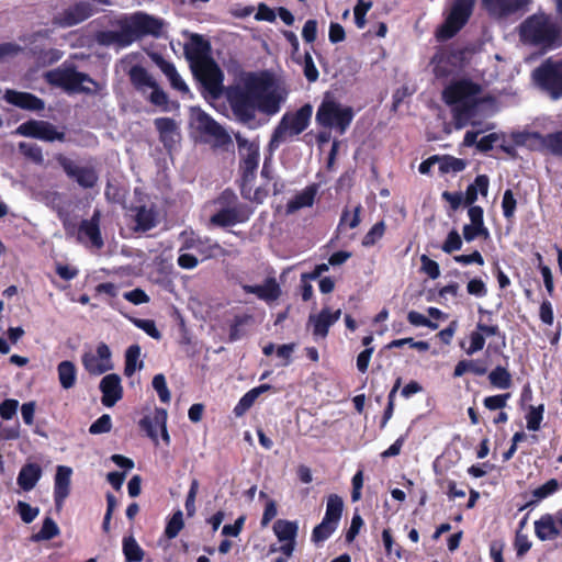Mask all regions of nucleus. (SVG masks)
Here are the masks:
<instances>
[{
	"label": "nucleus",
	"mask_w": 562,
	"mask_h": 562,
	"mask_svg": "<svg viewBox=\"0 0 562 562\" xmlns=\"http://www.w3.org/2000/svg\"><path fill=\"white\" fill-rule=\"evenodd\" d=\"M288 91L267 75L250 74L227 91V100L234 115L245 124H251L259 111L267 115L279 112Z\"/></svg>",
	"instance_id": "nucleus-1"
},
{
	"label": "nucleus",
	"mask_w": 562,
	"mask_h": 562,
	"mask_svg": "<svg viewBox=\"0 0 562 562\" xmlns=\"http://www.w3.org/2000/svg\"><path fill=\"white\" fill-rule=\"evenodd\" d=\"M184 54L195 77L217 98L222 91L223 74L210 57V44L202 36L193 34L184 46Z\"/></svg>",
	"instance_id": "nucleus-2"
},
{
	"label": "nucleus",
	"mask_w": 562,
	"mask_h": 562,
	"mask_svg": "<svg viewBox=\"0 0 562 562\" xmlns=\"http://www.w3.org/2000/svg\"><path fill=\"white\" fill-rule=\"evenodd\" d=\"M443 98L453 105L457 128L476 123L484 100L480 86L459 80L446 88Z\"/></svg>",
	"instance_id": "nucleus-3"
},
{
	"label": "nucleus",
	"mask_w": 562,
	"mask_h": 562,
	"mask_svg": "<svg viewBox=\"0 0 562 562\" xmlns=\"http://www.w3.org/2000/svg\"><path fill=\"white\" fill-rule=\"evenodd\" d=\"M519 38L524 44L540 49H552L562 46L559 24L543 12L527 18L519 26Z\"/></svg>",
	"instance_id": "nucleus-4"
},
{
	"label": "nucleus",
	"mask_w": 562,
	"mask_h": 562,
	"mask_svg": "<svg viewBox=\"0 0 562 562\" xmlns=\"http://www.w3.org/2000/svg\"><path fill=\"white\" fill-rule=\"evenodd\" d=\"M475 0H452L445 11V22L438 27L436 36L440 41L453 37L469 21Z\"/></svg>",
	"instance_id": "nucleus-5"
},
{
	"label": "nucleus",
	"mask_w": 562,
	"mask_h": 562,
	"mask_svg": "<svg viewBox=\"0 0 562 562\" xmlns=\"http://www.w3.org/2000/svg\"><path fill=\"white\" fill-rule=\"evenodd\" d=\"M312 113L313 108L310 104H305L293 113L284 114L273 132L270 147L276 148L288 139L301 134L307 127Z\"/></svg>",
	"instance_id": "nucleus-6"
},
{
	"label": "nucleus",
	"mask_w": 562,
	"mask_h": 562,
	"mask_svg": "<svg viewBox=\"0 0 562 562\" xmlns=\"http://www.w3.org/2000/svg\"><path fill=\"white\" fill-rule=\"evenodd\" d=\"M352 110L345 106L330 98H325L316 113L318 124L337 128L342 134L352 121Z\"/></svg>",
	"instance_id": "nucleus-7"
},
{
	"label": "nucleus",
	"mask_w": 562,
	"mask_h": 562,
	"mask_svg": "<svg viewBox=\"0 0 562 562\" xmlns=\"http://www.w3.org/2000/svg\"><path fill=\"white\" fill-rule=\"evenodd\" d=\"M190 126L207 140L213 142L216 146L231 142L229 135L218 125L209 114L200 108L190 109Z\"/></svg>",
	"instance_id": "nucleus-8"
},
{
	"label": "nucleus",
	"mask_w": 562,
	"mask_h": 562,
	"mask_svg": "<svg viewBox=\"0 0 562 562\" xmlns=\"http://www.w3.org/2000/svg\"><path fill=\"white\" fill-rule=\"evenodd\" d=\"M536 83L554 100L562 97V61L548 59L533 71Z\"/></svg>",
	"instance_id": "nucleus-9"
},
{
	"label": "nucleus",
	"mask_w": 562,
	"mask_h": 562,
	"mask_svg": "<svg viewBox=\"0 0 562 562\" xmlns=\"http://www.w3.org/2000/svg\"><path fill=\"white\" fill-rule=\"evenodd\" d=\"M49 83L68 91H92L95 83L85 74L72 69H56L46 74Z\"/></svg>",
	"instance_id": "nucleus-10"
},
{
	"label": "nucleus",
	"mask_w": 562,
	"mask_h": 562,
	"mask_svg": "<svg viewBox=\"0 0 562 562\" xmlns=\"http://www.w3.org/2000/svg\"><path fill=\"white\" fill-rule=\"evenodd\" d=\"M15 134L37 138L44 142L65 139L64 132H59L52 123L46 121L31 120L22 123L15 130Z\"/></svg>",
	"instance_id": "nucleus-11"
},
{
	"label": "nucleus",
	"mask_w": 562,
	"mask_h": 562,
	"mask_svg": "<svg viewBox=\"0 0 562 562\" xmlns=\"http://www.w3.org/2000/svg\"><path fill=\"white\" fill-rule=\"evenodd\" d=\"M111 350L104 342H100L94 351L82 355V364L86 371L92 375H101L113 369Z\"/></svg>",
	"instance_id": "nucleus-12"
},
{
	"label": "nucleus",
	"mask_w": 562,
	"mask_h": 562,
	"mask_svg": "<svg viewBox=\"0 0 562 562\" xmlns=\"http://www.w3.org/2000/svg\"><path fill=\"white\" fill-rule=\"evenodd\" d=\"M97 13V8L87 0L76 1L72 5L57 14L54 23L61 27L75 26Z\"/></svg>",
	"instance_id": "nucleus-13"
},
{
	"label": "nucleus",
	"mask_w": 562,
	"mask_h": 562,
	"mask_svg": "<svg viewBox=\"0 0 562 562\" xmlns=\"http://www.w3.org/2000/svg\"><path fill=\"white\" fill-rule=\"evenodd\" d=\"M273 532L278 538L280 544V552L290 558L295 549V540L299 531L296 521L278 519L273 524Z\"/></svg>",
	"instance_id": "nucleus-14"
},
{
	"label": "nucleus",
	"mask_w": 562,
	"mask_h": 562,
	"mask_svg": "<svg viewBox=\"0 0 562 562\" xmlns=\"http://www.w3.org/2000/svg\"><path fill=\"white\" fill-rule=\"evenodd\" d=\"M341 316V310L330 311L323 308L318 314L308 316L307 326L312 328L315 339H324L331 325H334Z\"/></svg>",
	"instance_id": "nucleus-15"
},
{
	"label": "nucleus",
	"mask_w": 562,
	"mask_h": 562,
	"mask_svg": "<svg viewBox=\"0 0 562 562\" xmlns=\"http://www.w3.org/2000/svg\"><path fill=\"white\" fill-rule=\"evenodd\" d=\"M239 155L241 157V168L245 173H254L259 165V143L249 140L239 134L236 135Z\"/></svg>",
	"instance_id": "nucleus-16"
},
{
	"label": "nucleus",
	"mask_w": 562,
	"mask_h": 562,
	"mask_svg": "<svg viewBox=\"0 0 562 562\" xmlns=\"http://www.w3.org/2000/svg\"><path fill=\"white\" fill-rule=\"evenodd\" d=\"M57 161L63 167L65 172L76 179V181L83 188H91L95 184L98 177L93 169L86 167H78L69 158L59 155Z\"/></svg>",
	"instance_id": "nucleus-17"
},
{
	"label": "nucleus",
	"mask_w": 562,
	"mask_h": 562,
	"mask_svg": "<svg viewBox=\"0 0 562 562\" xmlns=\"http://www.w3.org/2000/svg\"><path fill=\"white\" fill-rule=\"evenodd\" d=\"M72 469L67 465H58L54 477V499L56 507L60 509L65 499L70 494Z\"/></svg>",
	"instance_id": "nucleus-18"
},
{
	"label": "nucleus",
	"mask_w": 562,
	"mask_h": 562,
	"mask_svg": "<svg viewBox=\"0 0 562 562\" xmlns=\"http://www.w3.org/2000/svg\"><path fill=\"white\" fill-rule=\"evenodd\" d=\"M143 427L146 429L148 436L157 441L158 434L161 435L164 441L169 443L170 437L167 431V411L157 408L153 417H146L142 420Z\"/></svg>",
	"instance_id": "nucleus-19"
},
{
	"label": "nucleus",
	"mask_w": 562,
	"mask_h": 562,
	"mask_svg": "<svg viewBox=\"0 0 562 562\" xmlns=\"http://www.w3.org/2000/svg\"><path fill=\"white\" fill-rule=\"evenodd\" d=\"M535 532L542 540H552L562 536V517L553 515H543L535 522Z\"/></svg>",
	"instance_id": "nucleus-20"
},
{
	"label": "nucleus",
	"mask_w": 562,
	"mask_h": 562,
	"mask_svg": "<svg viewBox=\"0 0 562 562\" xmlns=\"http://www.w3.org/2000/svg\"><path fill=\"white\" fill-rule=\"evenodd\" d=\"M100 390L102 392V404L112 407L123 395L121 378L114 373L106 374L100 382Z\"/></svg>",
	"instance_id": "nucleus-21"
},
{
	"label": "nucleus",
	"mask_w": 562,
	"mask_h": 562,
	"mask_svg": "<svg viewBox=\"0 0 562 562\" xmlns=\"http://www.w3.org/2000/svg\"><path fill=\"white\" fill-rule=\"evenodd\" d=\"M530 0H482L486 11L496 18L507 16L524 8Z\"/></svg>",
	"instance_id": "nucleus-22"
},
{
	"label": "nucleus",
	"mask_w": 562,
	"mask_h": 562,
	"mask_svg": "<svg viewBox=\"0 0 562 562\" xmlns=\"http://www.w3.org/2000/svg\"><path fill=\"white\" fill-rule=\"evenodd\" d=\"M100 214L95 212L91 220L82 221L79 227L78 240L86 243L88 239L90 244L95 248L103 246V240L99 229Z\"/></svg>",
	"instance_id": "nucleus-23"
},
{
	"label": "nucleus",
	"mask_w": 562,
	"mask_h": 562,
	"mask_svg": "<svg viewBox=\"0 0 562 562\" xmlns=\"http://www.w3.org/2000/svg\"><path fill=\"white\" fill-rule=\"evenodd\" d=\"M131 27L136 34L137 38L145 34H158L161 29L159 20L149 16L145 13H135L127 18Z\"/></svg>",
	"instance_id": "nucleus-24"
},
{
	"label": "nucleus",
	"mask_w": 562,
	"mask_h": 562,
	"mask_svg": "<svg viewBox=\"0 0 562 562\" xmlns=\"http://www.w3.org/2000/svg\"><path fill=\"white\" fill-rule=\"evenodd\" d=\"M4 100L15 106L30 111H40L44 109V102L29 92L7 90Z\"/></svg>",
	"instance_id": "nucleus-25"
},
{
	"label": "nucleus",
	"mask_w": 562,
	"mask_h": 562,
	"mask_svg": "<svg viewBox=\"0 0 562 562\" xmlns=\"http://www.w3.org/2000/svg\"><path fill=\"white\" fill-rule=\"evenodd\" d=\"M246 293L256 294L260 300L266 302H273L278 300L281 294V289L276 279H267L262 284L258 285H244Z\"/></svg>",
	"instance_id": "nucleus-26"
},
{
	"label": "nucleus",
	"mask_w": 562,
	"mask_h": 562,
	"mask_svg": "<svg viewBox=\"0 0 562 562\" xmlns=\"http://www.w3.org/2000/svg\"><path fill=\"white\" fill-rule=\"evenodd\" d=\"M513 139L518 146L547 153V135H542L538 132H518L513 134Z\"/></svg>",
	"instance_id": "nucleus-27"
},
{
	"label": "nucleus",
	"mask_w": 562,
	"mask_h": 562,
	"mask_svg": "<svg viewBox=\"0 0 562 562\" xmlns=\"http://www.w3.org/2000/svg\"><path fill=\"white\" fill-rule=\"evenodd\" d=\"M316 195L315 187H306L301 192L292 196L285 206L286 214H294L301 209L311 207L314 204Z\"/></svg>",
	"instance_id": "nucleus-28"
},
{
	"label": "nucleus",
	"mask_w": 562,
	"mask_h": 562,
	"mask_svg": "<svg viewBox=\"0 0 562 562\" xmlns=\"http://www.w3.org/2000/svg\"><path fill=\"white\" fill-rule=\"evenodd\" d=\"M42 477V469L36 463H26L20 470L18 475V485L23 491H31L35 487L40 479Z\"/></svg>",
	"instance_id": "nucleus-29"
},
{
	"label": "nucleus",
	"mask_w": 562,
	"mask_h": 562,
	"mask_svg": "<svg viewBox=\"0 0 562 562\" xmlns=\"http://www.w3.org/2000/svg\"><path fill=\"white\" fill-rule=\"evenodd\" d=\"M155 126L165 145L171 146L179 140V128L175 120L169 117H159L155 120Z\"/></svg>",
	"instance_id": "nucleus-30"
},
{
	"label": "nucleus",
	"mask_w": 562,
	"mask_h": 562,
	"mask_svg": "<svg viewBox=\"0 0 562 562\" xmlns=\"http://www.w3.org/2000/svg\"><path fill=\"white\" fill-rule=\"evenodd\" d=\"M183 248H193L203 256V259H209L217 256H224L226 251L216 243L210 240H201L200 238H191L187 240Z\"/></svg>",
	"instance_id": "nucleus-31"
},
{
	"label": "nucleus",
	"mask_w": 562,
	"mask_h": 562,
	"mask_svg": "<svg viewBox=\"0 0 562 562\" xmlns=\"http://www.w3.org/2000/svg\"><path fill=\"white\" fill-rule=\"evenodd\" d=\"M58 381L63 389L69 390L76 385L77 382V368L74 362L69 360L61 361L57 366Z\"/></svg>",
	"instance_id": "nucleus-32"
},
{
	"label": "nucleus",
	"mask_w": 562,
	"mask_h": 562,
	"mask_svg": "<svg viewBox=\"0 0 562 562\" xmlns=\"http://www.w3.org/2000/svg\"><path fill=\"white\" fill-rule=\"evenodd\" d=\"M155 61L157 66L161 69V71L168 77L171 86L175 89L182 92L189 91L188 86L182 80L181 76L178 74L176 67L171 63L162 59L161 57H156Z\"/></svg>",
	"instance_id": "nucleus-33"
},
{
	"label": "nucleus",
	"mask_w": 562,
	"mask_h": 562,
	"mask_svg": "<svg viewBox=\"0 0 562 562\" xmlns=\"http://www.w3.org/2000/svg\"><path fill=\"white\" fill-rule=\"evenodd\" d=\"M269 389H270L269 384H262L260 386L254 387L250 391H248L235 406V408H234L235 415L236 416L244 415L254 405V403L259 397V395L267 392Z\"/></svg>",
	"instance_id": "nucleus-34"
},
{
	"label": "nucleus",
	"mask_w": 562,
	"mask_h": 562,
	"mask_svg": "<svg viewBox=\"0 0 562 562\" xmlns=\"http://www.w3.org/2000/svg\"><path fill=\"white\" fill-rule=\"evenodd\" d=\"M130 78L135 88L143 93L155 87V79L143 67L135 66L130 70Z\"/></svg>",
	"instance_id": "nucleus-35"
},
{
	"label": "nucleus",
	"mask_w": 562,
	"mask_h": 562,
	"mask_svg": "<svg viewBox=\"0 0 562 562\" xmlns=\"http://www.w3.org/2000/svg\"><path fill=\"white\" fill-rule=\"evenodd\" d=\"M488 178L485 175L477 176L474 182L467 188L464 202L472 205L477 200L479 193L486 196L488 192Z\"/></svg>",
	"instance_id": "nucleus-36"
},
{
	"label": "nucleus",
	"mask_w": 562,
	"mask_h": 562,
	"mask_svg": "<svg viewBox=\"0 0 562 562\" xmlns=\"http://www.w3.org/2000/svg\"><path fill=\"white\" fill-rule=\"evenodd\" d=\"M245 220L241 213L235 207L224 209L211 217V222L218 226H231Z\"/></svg>",
	"instance_id": "nucleus-37"
},
{
	"label": "nucleus",
	"mask_w": 562,
	"mask_h": 562,
	"mask_svg": "<svg viewBox=\"0 0 562 562\" xmlns=\"http://www.w3.org/2000/svg\"><path fill=\"white\" fill-rule=\"evenodd\" d=\"M136 228L139 231H148L156 226L157 214L153 207L140 206L135 214Z\"/></svg>",
	"instance_id": "nucleus-38"
},
{
	"label": "nucleus",
	"mask_w": 562,
	"mask_h": 562,
	"mask_svg": "<svg viewBox=\"0 0 562 562\" xmlns=\"http://www.w3.org/2000/svg\"><path fill=\"white\" fill-rule=\"evenodd\" d=\"M140 358V347L138 345H132L125 352V368L124 373L126 376H132L137 370H140L144 366Z\"/></svg>",
	"instance_id": "nucleus-39"
},
{
	"label": "nucleus",
	"mask_w": 562,
	"mask_h": 562,
	"mask_svg": "<svg viewBox=\"0 0 562 562\" xmlns=\"http://www.w3.org/2000/svg\"><path fill=\"white\" fill-rule=\"evenodd\" d=\"M122 547L126 562H139L144 559L145 552L133 536L124 537Z\"/></svg>",
	"instance_id": "nucleus-40"
},
{
	"label": "nucleus",
	"mask_w": 562,
	"mask_h": 562,
	"mask_svg": "<svg viewBox=\"0 0 562 562\" xmlns=\"http://www.w3.org/2000/svg\"><path fill=\"white\" fill-rule=\"evenodd\" d=\"M344 503L341 497L336 494H331L327 498L326 513L324 518L338 524L342 514Z\"/></svg>",
	"instance_id": "nucleus-41"
},
{
	"label": "nucleus",
	"mask_w": 562,
	"mask_h": 562,
	"mask_svg": "<svg viewBox=\"0 0 562 562\" xmlns=\"http://www.w3.org/2000/svg\"><path fill=\"white\" fill-rule=\"evenodd\" d=\"M491 384L499 390H506L512 386V375L503 367H496L488 374Z\"/></svg>",
	"instance_id": "nucleus-42"
},
{
	"label": "nucleus",
	"mask_w": 562,
	"mask_h": 562,
	"mask_svg": "<svg viewBox=\"0 0 562 562\" xmlns=\"http://www.w3.org/2000/svg\"><path fill=\"white\" fill-rule=\"evenodd\" d=\"M432 71L436 77H446L451 68H450V56L443 52L439 50L431 59Z\"/></svg>",
	"instance_id": "nucleus-43"
},
{
	"label": "nucleus",
	"mask_w": 562,
	"mask_h": 562,
	"mask_svg": "<svg viewBox=\"0 0 562 562\" xmlns=\"http://www.w3.org/2000/svg\"><path fill=\"white\" fill-rule=\"evenodd\" d=\"M467 372H472L476 375H483L486 372V368L479 361L461 360L457 363L453 375L456 378H460Z\"/></svg>",
	"instance_id": "nucleus-44"
},
{
	"label": "nucleus",
	"mask_w": 562,
	"mask_h": 562,
	"mask_svg": "<svg viewBox=\"0 0 562 562\" xmlns=\"http://www.w3.org/2000/svg\"><path fill=\"white\" fill-rule=\"evenodd\" d=\"M338 524L331 522L325 518H323L322 522L317 525L312 533V539L315 542H322L330 537V535L336 530Z\"/></svg>",
	"instance_id": "nucleus-45"
},
{
	"label": "nucleus",
	"mask_w": 562,
	"mask_h": 562,
	"mask_svg": "<svg viewBox=\"0 0 562 562\" xmlns=\"http://www.w3.org/2000/svg\"><path fill=\"white\" fill-rule=\"evenodd\" d=\"M59 533L57 524L52 518H46L41 530L33 536L34 541L49 540Z\"/></svg>",
	"instance_id": "nucleus-46"
},
{
	"label": "nucleus",
	"mask_w": 562,
	"mask_h": 562,
	"mask_svg": "<svg viewBox=\"0 0 562 562\" xmlns=\"http://www.w3.org/2000/svg\"><path fill=\"white\" fill-rule=\"evenodd\" d=\"M136 38H137L136 34L134 33L133 29L130 25V22L126 19L124 24L122 25V29L120 31H116V46H119V47L128 46Z\"/></svg>",
	"instance_id": "nucleus-47"
},
{
	"label": "nucleus",
	"mask_w": 562,
	"mask_h": 562,
	"mask_svg": "<svg viewBox=\"0 0 562 562\" xmlns=\"http://www.w3.org/2000/svg\"><path fill=\"white\" fill-rule=\"evenodd\" d=\"M183 515L181 510H177L169 519L166 526L165 533L169 539H173L183 528Z\"/></svg>",
	"instance_id": "nucleus-48"
},
{
	"label": "nucleus",
	"mask_w": 562,
	"mask_h": 562,
	"mask_svg": "<svg viewBox=\"0 0 562 562\" xmlns=\"http://www.w3.org/2000/svg\"><path fill=\"white\" fill-rule=\"evenodd\" d=\"M547 153L562 157V128L547 134Z\"/></svg>",
	"instance_id": "nucleus-49"
},
{
	"label": "nucleus",
	"mask_w": 562,
	"mask_h": 562,
	"mask_svg": "<svg viewBox=\"0 0 562 562\" xmlns=\"http://www.w3.org/2000/svg\"><path fill=\"white\" fill-rule=\"evenodd\" d=\"M131 322L139 329L144 330L151 338L159 340L161 338L160 331L157 329L156 324L153 319H142L131 317Z\"/></svg>",
	"instance_id": "nucleus-50"
},
{
	"label": "nucleus",
	"mask_w": 562,
	"mask_h": 562,
	"mask_svg": "<svg viewBox=\"0 0 562 562\" xmlns=\"http://www.w3.org/2000/svg\"><path fill=\"white\" fill-rule=\"evenodd\" d=\"M153 387L157 392L162 403H169L171 398L170 391L167 386L166 378L164 374H156L153 379Z\"/></svg>",
	"instance_id": "nucleus-51"
},
{
	"label": "nucleus",
	"mask_w": 562,
	"mask_h": 562,
	"mask_svg": "<svg viewBox=\"0 0 562 562\" xmlns=\"http://www.w3.org/2000/svg\"><path fill=\"white\" fill-rule=\"evenodd\" d=\"M385 232L384 222H379L374 224L371 229L364 235L362 239V245L366 247L373 246L378 240H380Z\"/></svg>",
	"instance_id": "nucleus-52"
},
{
	"label": "nucleus",
	"mask_w": 562,
	"mask_h": 562,
	"mask_svg": "<svg viewBox=\"0 0 562 562\" xmlns=\"http://www.w3.org/2000/svg\"><path fill=\"white\" fill-rule=\"evenodd\" d=\"M439 169L442 172H459L465 168V162L462 159L454 157H443L438 160Z\"/></svg>",
	"instance_id": "nucleus-53"
},
{
	"label": "nucleus",
	"mask_w": 562,
	"mask_h": 562,
	"mask_svg": "<svg viewBox=\"0 0 562 562\" xmlns=\"http://www.w3.org/2000/svg\"><path fill=\"white\" fill-rule=\"evenodd\" d=\"M463 237L467 241H472L479 236L487 238L490 236L488 229L485 225L467 224L463 226Z\"/></svg>",
	"instance_id": "nucleus-54"
},
{
	"label": "nucleus",
	"mask_w": 562,
	"mask_h": 562,
	"mask_svg": "<svg viewBox=\"0 0 562 562\" xmlns=\"http://www.w3.org/2000/svg\"><path fill=\"white\" fill-rule=\"evenodd\" d=\"M302 64L303 72L306 79L311 82H314L318 78V70L314 64L313 57L310 53H305L302 60H299Z\"/></svg>",
	"instance_id": "nucleus-55"
},
{
	"label": "nucleus",
	"mask_w": 562,
	"mask_h": 562,
	"mask_svg": "<svg viewBox=\"0 0 562 562\" xmlns=\"http://www.w3.org/2000/svg\"><path fill=\"white\" fill-rule=\"evenodd\" d=\"M422 267L420 270L427 274L430 279L436 280L440 277V268L437 261L430 259L426 255L420 257Z\"/></svg>",
	"instance_id": "nucleus-56"
},
{
	"label": "nucleus",
	"mask_w": 562,
	"mask_h": 562,
	"mask_svg": "<svg viewBox=\"0 0 562 562\" xmlns=\"http://www.w3.org/2000/svg\"><path fill=\"white\" fill-rule=\"evenodd\" d=\"M485 339L480 333L472 330L469 335V346L464 348L465 353L472 356L481 351L485 346Z\"/></svg>",
	"instance_id": "nucleus-57"
},
{
	"label": "nucleus",
	"mask_w": 562,
	"mask_h": 562,
	"mask_svg": "<svg viewBox=\"0 0 562 562\" xmlns=\"http://www.w3.org/2000/svg\"><path fill=\"white\" fill-rule=\"evenodd\" d=\"M461 248H462L461 236H460V234L456 229H452L448 234L445 243L442 244L441 249L446 254H451L453 251L460 250Z\"/></svg>",
	"instance_id": "nucleus-58"
},
{
	"label": "nucleus",
	"mask_w": 562,
	"mask_h": 562,
	"mask_svg": "<svg viewBox=\"0 0 562 562\" xmlns=\"http://www.w3.org/2000/svg\"><path fill=\"white\" fill-rule=\"evenodd\" d=\"M18 513L21 516V519L25 524L32 522L38 515L40 510L36 507H32L25 502H19L16 505Z\"/></svg>",
	"instance_id": "nucleus-59"
},
{
	"label": "nucleus",
	"mask_w": 562,
	"mask_h": 562,
	"mask_svg": "<svg viewBox=\"0 0 562 562\" xmlns=\"http://www.w3.org/2000/svg\"><path fill=\"white\" fill-rule=\"evenodd\" d=\"M371 2H364L363 0H359L357 5L353 9L356 24L359 29H363L366 25V14L371 9Z\"/></svg>",
	"instance_id": "nucleus-60"
},
{
	"label": "nucleus",
	"mask_w": 562,
	"mask_h": 562,
	"mask_svg": "<svg viewBox=\"0 0 562 562\" xmlns=\"http://www.w3.org/2000/svg\"><path fill=\"white\" fill-rule=\"evenodd\" d=\"M19 147H20V150L25 156L31 158L36 164H42L43 162L44 157H43L41 148L37 145L30 144V143H21Z\"/></svg>",
	"instance_id": "nucleus-61"
},
{
	"label": "nucleus",
	"mask_w": 562,
	"mask_h": 562,
	"mask_svg": "<svg viewBox=\"0 0 562 562\" xmlns=\"http://www.w3.org/2000/svg\"><path fill=\"white\" fill-rule=\"evenodd\" d=\"M112 427V420L110 415L104 414L98 418L89 428V431L93 435L109 432Z\"/></svg>",
	"instance_id": "nucleus-62"
},
{
	"label": "nucleus",
	"mask_w": 562,
	"mask_h": 562,
	"mask_svg": "<svg viewBox=\"0 0 562 562\" xmlns=\"http://www.w3.org/2000/svg\"><path fill=\"white\" fill-rule=\"evenodd\" d=\"M509 397V393L487 396L484 398V406L491 411L504 408Z\"/></svg>",
	"instance_id": "nucleus-63"
},
{
	"label": "nucleus",
	"mask_w": 562,
	"mask_h": 562,
	"mask_svg": "<svg viewBox=\"0 0 562 562\" xmlns=\"http://www.w3.org/2000/svg\"><path fill=\"white\" fill-rule=\"evenodd\" d=\"M18 407L19 401L8 398L0 404V416L9 420L16 414Z\"/></svg>",
	"instance_id": "nucleus-64"
}]
</instances>
